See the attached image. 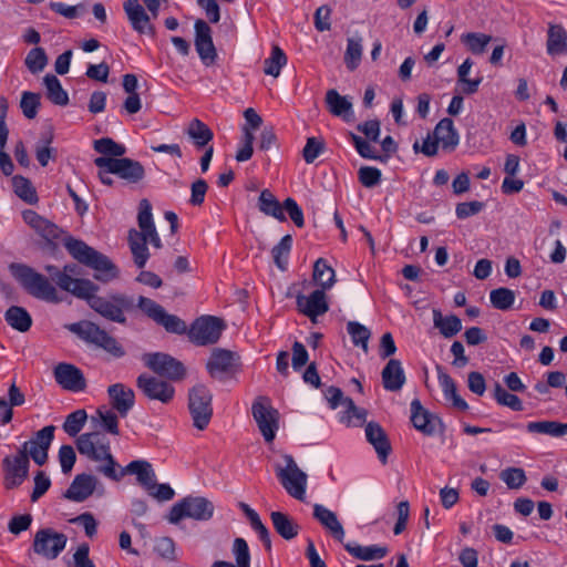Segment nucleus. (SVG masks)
Here are the masks:
<instances>
[{
	"instance_id": "obj_1",
	"label": "nucleus",
	"mask_w": 567,
	"mask_h": 567,
	"mask_svg": "<svg viewBox=\"0 0 567 567\" xmlns=\"http://www.w3.org/2000/svg\"><path fill=\"white\" fill-rule=\"evenodd\" d=\"M60 281L62 290L85 299L95 312L112 322L125 323V312L134 306L133 299L123 293L96 296L97 286L92 281H72L66 276H63Z\"/></svg>"
},
{
	"instance_id": "obj_2",
	"label": "nucleus",
	"mask_w": 567,
	"mask_h": 567,
	"mask_svg": "<svg viewBox=\"0 0 567 567\" xmlns=\"http://www.w3.org/2000/svg\"><path fill=\"white\" fill-rule=\"evenodd\" d=\"M137 224L141 230L130 229L127 240L135 265L143 268L150 258L147 243L157 249L162 247L153 219L152 205L147 199L140 202Z\"/></svg>"
},
{
	"instance_id": "obj_3",
	"label": "nucleus",
	"mask_w": 567,
	"mask_h": 567,
	"mask_svg": "<svg viewBox=\"0 0 567 567\" xmlns=\"http://www.w3.org/2000/svg\"><path fill=\"white\" fill-rule=\"evenodd\" d=\"M76 447L81 455L102 463L97 466V472L107 478L116 477L115 467H118V464L111 453V443L105 434L101 432L83 433L76 440Z\"/></svg>"
},
{
	"instance_id": "obj_4",
	"label": "nucleus",
	"mask_w": 567,
	"mask_h": 567,
	"mask_svg": "<svg viewBox=\"0 0 567 567\" xmlns=\"http://www.w3.org/2000/svg\"><path fill=\"white\" fill-rule=\"evenodd\" d=\"M64 246L74 259L95 270V279L106 282L117 277V269L112 261L84 241L70 237L65 239Z\"/></svg>"
},
{
	"instance_id": "obj_5",
	"label": "nucleus",
	"mask_w": 567,
	"mask_h": 567,
	"mask_svg": "<svg viewBox=\"0 0 567 567\" xmlns=\"http://www.w3.org/2000/svg\"><path fill=\"white\" fill-rule=\"evenodd\" d=\"M10 271L21 287L33 298L51 303L61 301L55 287L44 275L33 268L23 264H11Z\"/></svg>"
},
{
	"instance_id": "obj_6",
	"label": "nucleus",
	"mask_w": 567,
	"mask_h": 567,
	"mask_svg": "<svg viewBox=\"0 0 567 567\" xmlns=\"http://www.w3.org/2000/svg\"><path fill=\"white\" fill-rule=\"evenodd\" d=\"M66 329L76 334L83 341L105 350L115 358H121L125 354L116 339L92 321L83 320L70 323L66 326Z\"/></svg>"
},
{
	"instance_id": "obj_7",
	"label": "nucleus",
	"mask_w": 567,
	"mask_h": 567,
	"mask_svg": "<svg viewBox=\"0 0 567 567\" xmlns=\"http://www.w3.org/2000/svg\"><path fill=\"white\" fill-rule=\"evenodd\" d=\"M213 394L210 390L202 383H198L188 391V410L192 415L193 425L203 431L213 416Z\"/></svg>"
},
{
	"instance_id": "obj_8",
	"label": "nucleus",
	"mask_w": 567,
	"mask_h": 567,
	"mask_svg": "<svg viewBox=\"0 0 567 567\" xmlns=\"http://www.w3.org/2000/svg\"><path fill=\"white\" fill-rule=\"evenodd\" d=\"M136 306L147 318L163 327L166 332L184 334L187 331V326L184 320L176 315L168 313L164 307L153 299L140 296Z\"/></svg>"
},
{
	"instance_id": "obj_9",
	"label": "nucleus",
	"mask_w": 567,
	"mask_h": 567,
	"mask_svg": "<svg viewBox=\"0 0 567 567\" xmlns=\"http://www.w3.org/2000/svg\"><path fill=\"white\" fill-rule=\"evenodd\" d=\"M214 509L213 503L207 498L189 496L183 498L171 508L168 520L172 524H177L185 517L196 520H208L213 517Z\"/></svg>"
},
{
	"instance_id": "obj_10",
	"label": "nucleus",
	"mask_w": 567,
	"mask_h": 567,
	"mask_svg": "<svg viewBox=\"0 0 567 567\" xmlns=\"http://www.w3.org/2000/svg\"><path fill=\"white\" fill-rule=\"evenodd\" d=\"M285 466L276 470L277 477L287 493L296 499L303 501L307 487V474L303 473L291 455H284Z\"/></svg>"
},
{
	"instance_id": "obj_11",
	"label": "nucleus",
	"mask_w": 567,
	"mask_h": 567,
	"mask_svg": "<svg viewBox=\"0 0 567 567\" xmlns=\"http://www.w3.org/2000/svg\"><path fill=\"white\" fill-rule=\"evenodd\" d=\"M251 413L258 429L267 443H271L279 429V413L272 408L266 396L257 398L251 406Z\"/></svg>"
},
{
	"instance_id": "obj_12",
	"label": "nucleus",
	"mask_w": 567,
	"mask_h": 567,
	"mask_svg": "<svg viewBox=\"0 0 567 567\" xmlns=\"http://www.w3.org/2000/svg\"><path fill=\"white\" fill-rule=\"evenodd\" d=\"M96 167H107L109 172L128 184H137L145 177L143 165L127 157L111 158L99 156L94 159Z\"/></svg>"
},
{
	"instance_id": "obj_13",
	"label": "nucleus",
	"mask_w": 567,
	"mask_h": 567,
	"mask_svg": "<svg viewBox=\"0 0 567 567\" xmlns=\"http://www.w3.org/2000/svg\"><path fill=\"white\" fill-rule=\"evenodd\" d=\"M142 361L155 374L172 381H179L186 374L184 364L164 352L144 353Z\"/></svg>"
},
{
	"instance_id": "obj_14",
	"label": "nucleus",
	"mask_w": 567,
	"mask_h": 567,
	"mask_svg": "<svg viewBox=\"0 0 567 567\" xmlns=\"http://www.w3.org/2000/svg\"><path fill=\"white\" fill-rule=\"evenodd\" d=\"M224 329L223 319L214 316H202L192 323L188 338L196 346L213 344L219 340Z\"/></svg>"
},
{
	"instance_id": "obj_15",
	"label": "nucleus",
	"mask_w": 567,
	"mask_h": 567,
	"mask_svg": "<svg viewBox=\"0 0 567 567\" xmlns=\"http://www.w3.org/2000/svg\"><path fill=\"white\" fill-rule=\"evenodd\" d=\"M54 425H47L39 430L31 440L24 442L19 449L20 454L28 455L35 464L42 466L48 461V452L54 440Z\"/></svg>"
},
{
	"instance_id": "obj_16",
	"label": "nucleus",
	"mask_w": 567,
	"mask_h": 567,
	"mask_svg": "<svg viewBox=\"0 0 567 567\" xmlns=\"http://www.w3.org/2000/svg\"><path fill=\"white\" fill-rule=\"evenodd\" d=\"M68 538L64 534L52 528H43L37 532L33 540V550L48 559L56 558L65 548Z\"/></svg>"
},
{
	"instance_id": "obj_17",
	"label": "nucleus",
	"mask_w": 567,
	"mask_h": 567,
	"mask_svg": "<svg viewBox=\"0 0 567 567\" xmlns=\"http://www.w3.org/2000/svg\"><path fill=\"white\" fill-rule=\"evenodd\" d=\"M136 386L147 399L156 400L164 404L169 403L175 395V389L171 383L146 373L137 377Z\"/></svg>"
},
{
	"instance_id": "obj_18",
	"label": "nucleus",
	"mask_w": 567,
	"mask_h": 567,
	"mask_svg": "<svg viewBox=\"0 0 567 567\" xmlns=\"http://www.w3.org/2000/svg\"><path fill=\"white\" fill-rule=\"evenodd\" d=\"M30 461L28 455L18 452L14 456H6L2 460L4 471V487L8 489L20 486L29 474Z\"/></svg>"
},
{
	"instance_id": "obj_19",
	"label": "nucleus",
	"mask_w": 567,
	"mask_h": 567,
	"mask_svg": "<svg viewBox=\"0 0 567 567\" xmlns=\"http://www.w3.org/2000/svg\"><path fill=\"white\" fill-rule=\"evenodd\" d=\"M298 310L316 323L317 318L329 310V303L323 289H317L309 296L298 295L296 298Z\"/></svg>"
},
{
	"instance_id": "obj_20",
	"label": "nucleus",
	"mask_w": 567,
	"mask_h": 567,
	"mask_svg": "<svg viewBox=\"0 0 567 567\" xmlns=\"http://www.w3.org/2000/svg\"><path fill=\"white\" fill-rule=\"evenodd\" d=\"M195 29V48L205 65H210L217 58V52L212 38V29L204 20H196Z\"/></svg>"
},
{
	"instance_id": "obj_21",
	"label": "nucleus",
	"mask_w": 567,
	"mask_h": 567,
	"mask_svg": "<svg viewBox=\"0 0 567 567\" xmlns=\"http://www.w3.org/2000/svg\"><path fill=\"white\" fill-rule=\"evenodd\" d=\"M54 378L58 384L72 392H81L86 388L82 371L70 363H59L54 368Z\"/></svg>"
},
{
	"instance_id": "obj_22",
	"label": "nucleus",
	"mask_w": 567,
	"mask_h": 567,
	"mask_svg": "<svg viewBox=\"0 0 567 567\" xmlns=\"http://www.w3.org/2000/svg\"><path fill=\"white\" fill-rule=\"evenodd\" d=\"M126 474L136 475L138 484L145 489L147 487H152V482L156 481V475L152 464L144 460L132 461L125 467H115L116 477L110 478L113 481H120Z\"/></svg>"
},
{
	"instance_id": "obj_23",
	"label": "nucleus",
	"mask_w": 567,
	"mask_h": 567,
	"mask_svg": "<svg viewBox=\"0 0 567 567\" xmlns=\"http://www.w3.org/2000/svg\"><path fill=\"white\" fill-rule=\"evenodd\" d=\"M123 8L134 31L140 34L153 35L155 33L151 18L138 0H126Z\"/></svg>"
},
{
	"instance_id": "obj_24",
	"label": "nucleus",
	"mask_w": 567,
	"mask_h": 567,
	"mask_svg": "<svg viewBox=\"0 0 567 567\" xmlns=\"http://www.w3.org/2000/svg\"><path fill=\"white\" fill-rule=\"evenodd\" d=\"M107 395L111 406L125 417L135 404L134 391L123 383H115L107 388Z\"/></svg>"
},
{
	"instance_id": "obj_25",
	"label": "nucleus",
	"mask_w": 567,
	"mask_h": 567,
	"mask_svg": "<svg viewBox=\"0 0 567 567\" xmlns=\"http://www.w3.org/2000/svg\"><path fill=\"white\" fill-rule=\"evenodd\" d=\"M364 433L367 441L373 446L379 461L382 464H386L392 447L385 431L379 423L369 422L365 425Z\"/></svg>"
},
{
	"instance_id": "obj_26",
	"label": "nucleus",
	"mask_w": 567,
	"mask_h": 567,
	"mask_svg": "<svg viewBox=\"0 0 567 567\" xmlns=\"http://www.w3.org/2000/svg\"><path fill=\"white\" fill-rule=\"evenodd\" d=\"M411 422L417 431L429 436L435 434L436 425L441 423L435 415L423 408L417 399L411 402Z\"/></svg>"
},
{
	"instance_id": "obj_27",
	"label": "nucleus",
	"mask_w": 567,
	"mask_h": 567,
	"mask_svg": "<svg viewBox=\"0 0 567 567\" xmlns=\"http://www.w3.org/2000/svg\"><path fill=\"white\" fill-rule=\"evenodd\" d=\"M234 364L235 355L231 351L215 349L206 363V369L212 378L220 379L233 370Z\"/></svg>"
},
{
	"instance_id": "obj_28",
	"label": "nucleus",
	"mask_w": 567,
	"mask_h": 567,
	"mask_svg": "<svg viewBox=\"0 0 567 567\" xmlns=\"http://www.w3.org/2000/svg\"><path fill=\"white\" fill-rule=\"evenodd\" d=\"M96 478L89 474H79L64 493V497L73 502H83L89 498L95 487Z\"/></svg>"
},
{
	"instance_id": "obj_29",
	"label": "nucleus",
	"mask_w": 567,
	"mask_h": 567,
	"mask_svg": "<svg viewBox=\"0 0 567 567\" xmlns=\"http://www.w3.org/2000/svg\"><path fill=\"white\" fill-rule=\"evenodd\" d=\"M382 384L386 391L396 392L405 383V373L398 359H390L382 370Z\"/></svg>"
},
{
	"instance_id": "obj_30",
	"label": "nucleus",
	"mask_w": 567,
	"mask_h": 567,
	"mask_svg": "<svg viewBox=\"0 0 567 567\" xmlns=\"http://www.w3.org/2000/svg\"><path fill=\"white\" fill-rule=\"evenodd\" d=\"M23 219L48 241L55 240L60 237L59 227L33 210H25L23 213Z\"/></svg>"
},
{
	"instance_id": "obj_31",
	"label": "nucleus",
	"mask_w": 567,
	"mask_h": 567,
	"mask_svg": "<svg viewBox=\"0 0 567 567\" xmlns=\"http://www.w3.org/2000/svg\"><path fill=\"white\" fill-rule=\"evenodd\" d=\"M313 517L327 530H329L338 542H343L346 533L336 513H333L332 511H330L329 508L324 507L321 504H315Z\"/></svg>"
},
{
	"instance_id": "obj_32",
	"label": "nucleus",
	"mask_w": 567,
	"mask_h": 567,
	"mask_svg": "<svg viewBox=\"0 0 567 567\" xmlns=\"http://www.w3.org/2000/svg\"><path fill=\"white\" fill-rule=\"evenodd\" d=\"M435 137L443 150L454 151L460 143V135L450 117L442 118L433 131Z\"/></svg>"
},
{
	"instance_id": "obj_33",
	"label": "nucleus",
	"mask_w": 567,
	"mask_h": 567,
	"mask_svg": "<svg viewBox=\"0 0 567 567\" xmlns=\"http://www.w3.org/2000/svg\"><path fill=\"white\" fill-rule=\"evenodd\" d=\"M326 104L329 112L349 122L353 117L352 103L347 96L341 95L337 90L331 89L326 93Z\"/></svg>"
},
{
	"instance_id": "obj_34",
	"label": "nucleus",
	"mask_w": 567,
	"mask_h": 567,
	"mask_svg": "<svg viewBox=\"0 0 567 567\" xmlns=\"http://www.w3.org/2000/svg\"><path fill=\"white\" fill-rule=\"evenodd\" d=\"M344 549L354 558L364 561L382 559L389 553V548L386 546L379 544L362 546L355 543H349L344 545Z\"/></svg>"
},
{
	"instance_id": "obj_35",
	"label": "nucleus",
	"mask_w": 567,
	"mask_h": 567,
	"mask_svg": "<svg viewBox=\"0 0 567 567\" xmlns=\"http://www.w3.org/2000/svg\"><path fill=\"white\" fill-rule=\"evenodd\" d=\"M525 429L530 434H542L551 437H563L567 435V423H560L558 421H533L528 422Z\"/></svg>"
},
{
	"instance_id": "obj_36",
	"label": "nucleus",
	"mask_w": 567,
	"mask_h": 567,
	"mask_svg": "<svg viewBox=\"0 0 567 567\" xmlns=\"http://www.w3.org/2000/svg\"><path fill=\"white\" fill-rule=\"evenodd\" d=\"M437 372L439 383L442 388L444 398L447 401H451L454 408L461 411H466L468 409V404L457 394L454 380L449 374L444 373L440 367H437Z\"/></svg>"
},
{
	"instance_id": "obj_37",
	"label": "nucleus",
	"mask_w": 567,
	"mask_h": 567,
	"mask_svg": "<svg viewBox=\"0 0 567 567\" xmlns=\"http://www.w3.org/2000/svg\"><path fill=\"white\" fill-rule=\"evenodd\" d=\"M433 324L444 338H452L462 330V321L457 316H443L439 309H433Z\"/></svg>"
},
{
	"instance_id": "obj_38",
	"label": "nucleus",
	"mask_w": 567,
	"mask_h": 567,
	"mask_svg": "<svg viewBox=\"0 0 567 567\" xmlns=\"http://www.w3.org/2000/svg\"><path fill=\"white\" fill-rule=\"evenodd\" d=\"M270 518L275 530L284 539L290 540L297 537L299 525L289 515L282 512H271Z\"/></svg>"
},
{
	"instance_id": "obj_39",
	"label": "nucleus",
	"mask_w": 567,
	"mask_h": 567,
	"mask_svg": "<svg viewBox=\"0 0 567 567\" xmlns=\"http://www.w3.org/2000/svg\"><path fill=\"white\" fill-rule=\"evenodd\" d=\"M258 208L267 216H271L279 221L286 220V215L282 212V204L275 197L269 189L261 190L258 198Z\"/></svg>"
},
{
	"instance_id": "obj_40",
	"label": "nucleus",
	"mask_w": 567,
	"mask_h": 567,
	"mask_svg": "<svg viewBox=\"0 0 567 567\" xmlns=\"http://www.w3.org/2000/svg\"><path fill=\"white\" fill-rule=\"evenodd\" d=\"M186 134L198 148L207 147L214 137L213 131L198 118L190 121Z\"/></svg>"
},
{
	"instance_id": "obj_41",
	"label": "nucleus",
	"mask_w": 567,
	"mask_h": 567,
	"mask_svg": "<svg viewBox=\"0 0 567 567\" xmlns=\"http://www.w3.org/2000/svg\"><path fill=\"white\" fill-rule=\"evenodd\" d=\"M7 323L19 332L28 331L32 326L30 313L19 306H11L4 313Z\"/></svg>"
},
{
	"instance_id": "obj_42",
	"label": "nucleus",
	"mask_w": 567,
	"mask_h": 567,
	"mask_svg": "<svg viewBox=\"0 0 567 567\" xmlns=\"http://www.w3.org/2000/svg\"><path fill=\"white\" fill-rule=\"evenodd\" d=\"M47 97L55 105L65 106L69 103L68 92L62 87L60 80L53 74L43 78Z\"/></svg>"
},
{
	"instance_id": "obj_43",
	"label": "nucleus",
	"mask_w": 567,
	"mask_h": 567,
	"mask_svg": "<svg viewBox=\"0 0 567 567\" xmlns=\"http://www.w3.org/2000/svg\"><path fill=\"white\" fill-rule=\"evenodd\" d=\"M567 51V33L559 24H550L547 37V52L559 54Z\"/></svg>"
},
{
	"instance_id": "obj_44",
	"label": "nucleus",
	"mask_w": 567,
	"mask_h": 567,
	"mask_svg": "<svg viewBox=\"0 0 567 567\" xmlns=\"http://www.w3.org/2000/svg\"><path fill=\"white\" fill-rule=\"evenodd\" d=\"M313 280L321 289H329L334 284V270L328 265L327 260L319 258L313 265Z\"/></svg>"
},
{
	"instance_id": "obj_45",
	"label": "nucleus",
	"mask_w": 567,
	"mask_h": 567,
	"mask_svg": "<svg viewBox=\"0 0 567 567\" xmlns=\"http://www.w3.org/2000/svg\"><path fill=\"white\" fill-rule=\"evenodd\" d=\"M363 45L361 37H352L347 40V49L344 53V63L348 70L354 71L362 58Z\"/></svg>"
},
{
	"instance_id": "obj_46",
	"label": "nucleus",
	"mask_w": 567,
	"mask_h": 567,
	"mask_svg": "<svg viewBox=\"0 0 567 567\" xmlns=\"http://www.w3.org/2000/svg\"><path fill=\"white\" fill-rule=\"evenodd\" d=\"M287 64V55L278 45H274L270 56L264 62V72L267 75L279 76L281 69Z\"/></svg>"
},
{
	"instance_id": "obj_47",
	"label": "nucleus",
	"mask_w": 567,
	"mask_h": 567,
	"mask_svg": "<svg viewBox=\"0 0 567 567\" xmlns=\"http://www.w3.org/2000/svg\"><path fill=\"white\" fill-rule=\"evenodd\" d=\"M94 150L104 157L121 158L126 153V147L110 137L94 141Z\"/></svg>"
},
{
	"instance_id": "obj_48",
	"label": "nucleus",
	"mask_w": 567,
	"mask_h": 567,
	"mask_svg": "<svg viewBox=\"0 0 567 567\" xmlns=\"http://www.w3.org/2000/svg\"><path fill=\"white\" fill-rule=\"evenodd\" d=\"M472 66H473V61L470 58H467L463 61V63L457 69L458 82L465 84L463 92L468 95L476 93L480 84L483 81L482 76H478L474 80H471L467 78Z\"/></svg>"
},
{
	"instance_id": "obj_49",
	"label": "nucleus",
	"mask_w": 567,
	"mask_h": 567,
	"mask_svg": "<svg viewBox=\"0 0 567 567\" xmlns=\"http://www.w3.org/2000/svg\"><path fill=\"white\" fill-rule=\"evenodd\" d=\"M462 42L473 54H483L492 37L485 33L468 32L462 35Z\"/></svg>"
},
{
	"instance_id": "obj_50",
	"label": "nucleus",
	"mask_w": 567,
	"mask_h": 567,
	"mask_svg": "<svg viewBox=\"0 0 567 567\" xmlns=\"http://www.w3.org/2000/svg\"><path fill=\"white\" fill-rule=\"evenodd\" d=\"M347 331L351 337L352 343L355 347L362 348L364 352H368V342L371 336L370 330L357 321H349L347 323Z\"/></svg>"
},
{
	"instance_id": "obj_51",
	"label": "nucleus",
	"mask_w": 567,
	"mask_h": 567,
	"mask_svg": "<svg viewBox=\"0 0 567 567\" xmlns=\"http://www.w3.org/2000/svg\"><path fill=\"white\" fill-rule=\"evenodd\" d=\"M292 247V237L290 235L284 236L280 241L272 248L271 255L276 266L285 270L287 266V259Z\"/></svg>"
},
{
	"instance_id": "obj_52",
	"label": "nucleus",
	"mask_w": 567,
	"mask_h": 567,
	"mask_svg": "<svg viewBox=\"0 0 567 567\" xmlns=\"http://www.w3.org/2000/svg\"><path fill=\"white\" fill-rule=\"evenodd\" d=\"M494 399L499 405L513 411L519 412L524 409L522 400L516 394L507 392L499 383L494 386Z\"/></svg>"
},
{
	"instance_id": "obj_53",
	"label": "nucleus",
	"mask_w": 567,
	"mask_h": 567,
	"mask_svg": "<svg viewBox=\"0 0 567 567\" xmlns=\"http://www.w3.org/2000/svg\"><path fill=\"white\" fill-rule=\"evenodd\" d=\"M87 420L85 410L79 409L70 413L63 423V430L70 436H76Z\"/></svg>"
},
{
	"instance_id": "obj_54",
	"label": "nucleus",
	"mask_w": 567,
	"mask_h": 567,
	"mask_svg": "<svg viewBox=\"0 0 567 567\" xmlns=\"http://www.w3.org/2000/svg\"><path fill=\"white\" fill-rule=\"evenodd\" d=\"M489 300L494 308L508 310L515 301V293L508 288H497L491 291Z\"/></svg>"
},
{
	"instance_id": "obj_55",
	"label": "nucleus",
	"mask_w": 567,
	"mask_h": 567,
	"mask_svg": "<svg viewBox=\"0 0 567 567\" xmlns=\"http://www.w3.org/2000/svg\"><path fill=\"white\" fill-rule=\"evenodd\" d=\"M499 478L511 489L520 488L527 480L525 471L520 467H507L503 470L499 474Z\"/></svg>"
},
{
	"instance_id": "obj_56",
	"label": "nucleus",
	"mask_w": 567,
	"mask_h": 567,
	"mask_svg": "<svg viewBox=\"0 0 567 567\" xmlns=\"http://www.w3.org/2000/svg\"><path fill=\"white\" fill-rule=\"evenodd\" d=\"M24 63L31 73L41 72L48 63L45 51L39 47L31 49L25 56Z\"/></svg>"
},
{
	"instance_id": "obj_57",
	"label": "nucleus",
	"mask_w": 567,
	"mask_h": 567,
	"mask_svg": "<svg viewBox=\"0 0 567 567\" xmlns=\"http://www.w3.org/2000/svg\"><path fill=\"white\" fill-rule=\"evenodd\" d=\"M14 193L27 203L32 204L37 200V194L34 188L32 187L31 182L20 175H17L12 178Z\"/></svg>"
},
{
	"instance_id": "obj_58",
	"label": "nucleus",
	"mask_w": 567,
	"mask_h": 567,
	"mask_svg": "<svg viewBox=\"0 0 567 567\" xmlns=\"http://www.w3.org/2000/svg\"><path fill=\"white\" fill-rule=\"evenodd\" d=\"M346 412L341 417L342 422H346L348 425H360L365 421L367 411L362 408H358L352 399L344 400Z\"/></svg>"
},
{
	"instance_id": "obj_59",
	"label": "nucleus",
	"mask_w": 567,
	"mask_h": 567,
	"mask_svg": "<svg viewBox=\"0 0 567 567\" xmlns=\"http://www.w3.org/2000/svg\"><path fill=\"white\" fill-rule=\"evenodd\" d=\"M351 141L359 153V155L363 158L374 159L380 162H385L383 155L377 154L374 147L361 136L350 133Z\"/></svg>"
},
{
	"instance_id": "obj_60",
	"label": "nucleus",
	"mask_w": 567,
	"mask_h": 567,
	"mask_svg": "<svg viewBox=\"0 0 567 567\" xmlns=\"http://www.w3.org/2000/svg\"><path fill=\"white\" fill-rule=\"evenodd\" d=\"M20 106L27 118H34L40 106V95L38 93L25 91L22 93Z\"/></svg>"
},
{
	"instance_id": "obj_61",
	"label": "nucleus",
	"mask_w": 567,
	"mask_h": 567,
	"mask_svg": "<svg viewBox=\"0 0 567 567\" xmlns=\"http://www.w3.org/2000/svg\"><path fill=\"white\" fill-rule=\"evenodd\" d=\"M233 554L237 567H250V553L247 542L244 538H236L233 544Z\"/></svg>"
},
{
	"instance_id": "obj_62",
	"label": "nucleus",
	"mask_w": 567,
	"mask_h": 567,
	"mask_svg": "<svg viewBox=\"0 0 567 567\" xmlns=\"http://www.w3.org/2000/svg\"><path fill=\"white\" fill-rule=\"evenodd\" d=\"M324 143L317 137H308L302 150V157L307 164H312L323 152Z\"/></svg>"
},
{
	"instance_id": "obj_63",
	"label": "nucleus",
	"mask_w": 567,
	"mask_h": 567,
	"mask_svg": "<svg viewBox=\"0 0 567 567\" xmlns=\"http://www.w3.org/2000/svg\"><path fill=\"white\" fill-rule=\"evenodd\" d=\"M381 171L372 166H362L358 172L359 182L368 188L377 186L381 182Z\"/></svg>"
},
{
	"instance_id": "obj_64",
	"label": "nucleus",
	"mask_w": 567,
	"mask_h": 567,
	"mask_svg": "<svg viewBox=\"0 0 567 567\" xmlns=\"http://www.w3.org/2000/svg\"><path fill=\"white\" fill-rule=\"evenodd\" d=\"M96 413H97L99 417L101 419L103 429L106 432H109L110 434H113V435L120 434L117 415L113 411L103 406V408H100L96 411Z\"/></svg>"
}]
</instances>
